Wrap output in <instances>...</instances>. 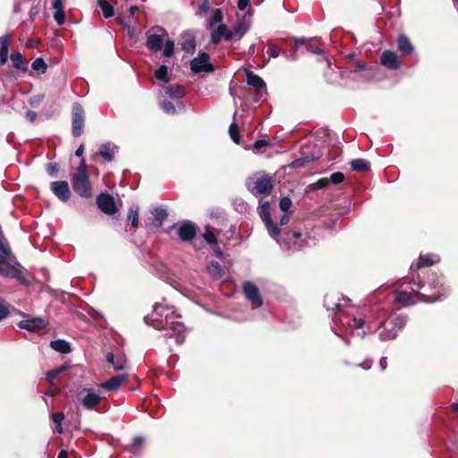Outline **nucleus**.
Wrapping results in <instances>:
<instances>
[{"instance_id":"1","label":"nucleus","mask_w":458,"mask_h":458,"mask_svg":"<svg viewBox=\"0 0 458 458\" xmlns=\"http://www.w3.org/2000/svg\"><path fill=\"white\" fill-rule=\"evenodd\" d=\"M180 315L176 313L174 306L165 302H157L153 306L150 314L145 317V322L157 330H167L170 337H174L175 342L181 344L184 341L185 327L180 321H175Z\"/></svg>"},{"instance_id":"2","label":"nucleus","mask_w":458,"mask_h":458,"mask_svg":"<svg viewBox=\"0 0 458 458\" xmlns=\"http://www.w3.org/2000/svg\"><path fill=\"white\" fill-rule=\"evenodd\" d=\"M350 300L340 298L335 293L327 294L325 297V307L327 310L336 311L333 317V331L336 335L342 337L343 331L354 333L363 325L362 319L357 318L350 310H344L348 306Z\"/></svg>"},{"instance_id":"3","label":"nucleus","mask_w":458,"mask_h":458,"mask_svg":"<svg viewBox=\"0 0 458 458\" xmlns=\"http://www.w3.org/2000/svg\"><path fill=\"white\" fill-rule=\"evenodd\" d=\"M259 213L260 218L265 223L268 234L274 238L283 249L296 250L301 247V244H298L296 242V240L301 237V233L299 232L293 233H284L283 235H281V229L271 219L270 206L268 202H264L259 207Z\"/></svg>"},{"instance_id":"4","label":"nucleus","mask_w":458,"mask_h":458,"mask_svg":"<svg viewBox=\"0 0 458 458\" xmlns=\"http://www.w3.org/2000/svg\"><path fill=\"white\" fill-rule=\"evenodd\" d=\"M363 325L357 331V335L363 338L367 334L373 333L379 327L383 329L379 333V339L381 341H387L394 339L397 335V333L400 329H402L406 320L403 317L399 315H392L387 319H379L377 324H373L369 321H363Z\"/></svg>"},{"instance_id":"5","label":"nucleus","mask_w":458,"mask_h":458,"mask_svg":"<svg viewBox=\"0 0 458 458\" xmlns=\"http://www.w3.org/2000/svg\"><path fill=\"white\" fill-rule=\"evenodd\" d=\"M429 286L432 289L436 290V293H428L426 290L423 293H420L413 290V293H407L405 291H400L397 292L395 294V301L402 306L405 307L412 305L416 303L418 301H421L424 302H434L442 300V297L445 295L446 292L444 286L443 280L434 275L429 283Z\"/></svg>"},{"instance_id":"6","label":"nucleus","mask_w":458,"mask_h":458,"mask_svg":"<svg viewBox=\"0 0 458 458\" xmlns=\"http://www.w3.org/2000/svg\"><path fill=\"white\" fill-rule=\"evenodd\" d=\"M72 183L73 191L81 198H89L91 196L90 183L87 174V166L85 159L81 157L76 173L72 176Z\"/></svg>"},{"instance_id":"7","label":"nucleus","mask_w":458,"mask_h":458,"mask_svg":"<svg viewBox=\"0 0 458 458\" xmlns=\"http://www.w3.org/2000/svg\"><path fill=\"white\" fill-rule=\"evenodd\" d=\"M79 400L81 404L86 410H98L101 403L102 397L92 388H84L79 394Z\"/></svg>"},{"instance_id":"8","label":"nucleus","mask_w":458,"mask_h":458,"mask_svg":"<svg viewBox=\"0 0 458 458\" xmlns=\"http://www.w3.org/2000/svg\"><path fill=\"white\" fill-rule=\"evenodd\" d=\"M166 35V31L163 28H152L147 32V47L155 52L160 50Z\"/></svg>"},{"instance_id":"9","label":"nucleus","mask_w":458,"mask_h":458,"mask_svg":"<svg viewBox=\"0 0 458 458\" xmlns=\"http://www.w3.org/2000/svg\"><path fill=\"white\" fill-rule=\"evenodd\" d=\"M84 119V110L82 106L78 103L73 104L72 113V133L74 137H79L82 134Z\"/></svg>"},{"instance_id":"10","label":"nucleus","mask_w":458,"mask_h":458,"mask_svg":"<svg viewBox=\"0 0 458 458\" xmlns=\"http://www.w3.org/2000/svg\"><path fill=\"white\" fill-rule=\"evenodd\" d=\"M248 188L253 193L259 195H268L273 189V180L270 176L264 174L255 179L252 188H250V183L248 184Z\"/></svg>"},{"instance_id":"11","label":"nucleus","mask_w":458,"mask_h":458,"mask_svg":"<svg viewBox=\"0 0 458 458\" xmlns=\"http://www.w3.org/2000/svg\"><path fill=\"white\" fill-rule=\"evenodd\" d=\"M191 69L193 72H211L214 67L210 63L209 55L203 52L191 62Z\"/></svg>"},{"instance_id":"12","label":"nucleus","mask_w":458,"mask_h":458,"mask_svg":"<svg viewBox=\"0 0 458 458\" xmlns=\"http://www.w3.org/2000/svg\"><path fill=\"white\" fill-rule=\"evenodd\" d=\"M250 26V17H246L239 21L232 30H228V34L226 35V40L229 41H237L241 39L243 35L249 30Z\"/></svg>"},{"instance_id":"13","label":"nucleus","mask_w":458,"mask_h":458,"mask_svg":"<svg viewBox=\"0 0 458 458\" xmlns=\"http://www.w3.org/2000/svg\"><path fill=\"white\" fill-rule=\"evenodd\" d=\"M243 292L246 298L256 307H260L263 304V300L260 296L259 288L251 282H245L243 284Z\"/></svg>"},{"instance_id":"14","label":"nucleus","mask_w":458,"mask_h":458,"mask_svg":"<svg viewBox=\"0 0 458 458\" xmlns=\"http://www.w3.org/2000/svg\"><path fill=\"white\" fill-rule=\"evenodd\" d=\"M97 204L99 209L107 215H114L116 212V206L114 198L107 193H101L97 198Z\"/></svg>"},{"instance_id":"15","label":"nucleus","mask_w":458,"mask_h":458,"mask_svg":"<svg viewBox=\"0 0 458 458\" xmlns=\"http://www.w3.org/2000/svg\"><path fill=\"white\" fill-rule=\"evenodd\" d=\"M53 193L62 201L66 202L71 197L68 182L65 181H56L50 184Z\"/></svg>"},{"instance_id":"16","label":"nucleus","mask_w":458,"mask_h":458,"mask_svg":"<svg viewBox=\"0 0 458 458\" xmlns=\"http://www.w3.org/2000/svg\"><path fill=\"white\" fill-rule=\"evenodd\" d=\"M128 380V376L126 374H119L112 377L110 379L102 382L99 386L107 390V391H116L124 385Z\"/></svg>"},{"instance_id":"17","label":"nucleus","mask_w":458,"mask_h":458,"mask_svg":"<svg viewBox=\"0 0 458 458\" xmlns=\"http://www.w3.org/2000/svg\"><path fill=\"white\" fill-rule=\"evenodd\" d=\"M380 62L382 65L390 70H396L401 66V63L397 55L394 52L389 50H386L382 53Z\"/></svg>"},{"instance_id":"18","label":"nucleus","mask_w":458,"mask_h":458,"mask_svg":"<svg viewBox=\"0 0 458 458\" xmlns=\"http://www.w3.org/2000/svg\"><path fill=\"white\" fill-rule=\"evenodd\" d=\"M47 323L40 318H34L30 319H24L18 323V327L22 329H26L30 332H36L39 329L44 328Z\"/></svg>"},{"instance_id":"19","label":"nucleus","mask_w":458,"mask_h":458,"mask_svg":"<svg viewBox=\"0 0 458 458\" xmlns=\"http://www.w3.org/2000/svg\"><path fill=\"white\" fill-rule=\"evenodd\" d=\"M195 234L196 227L192 223L185 222L178 228V235L184 242L192 240Z\"/></svg>"},{"instance_id":"20","label":"nucleus","mask_w":458,"mask_h":458,"mask_svg":"<svg viewBox=\"0 0 458 458\" xmlns=\"http://www.w3.org/2000/svg\"><path fill=\"white\" fill-rule=\"evenodd\" d=\"M247 83L248 85L255 88L259 95L266 92V84L264 81L252 72H247Z\"/></svg>"},{"instance_id":"21","label":"nucleus","mask_w":458,"mask_h":458,"mask_svg":"<svg viewBox=\"0 0 458 458\" xmlns=\"http://www.w3.org/2000/svg\"><path fill=\"white\" fill-rule=\"evenodd\" d=\"M117 148H118L114 144L111 142H106L99 147V155L106 161L110 162L114 159Z\"/></svg>"},{"instance_id":"22","label":"nucleus","mask_w":458,"mask_h":458,"mask_svg":"<svg viewBox=\"0 0 458 458\" xmlns=\"http://www.w3.org/2000/svg\"><path fill=\"white\" fill-rule=\"evenodd\" d=\"M11 43V36L4 35L0 37V64L4 65L8 60L9 46Z\"/></svg>"},{"instance_id":"23","label":"nucleus","mask_w":458,"mask_h":458,"mask_svg":"<svg viewBox=\"0 0 458 458\" xmlns=\"http://www.w3.org/2000/svg\"><path fill=\"white\" fill-rule=\"evenodd\" d=\"M53 8L55 10L54 19L58 25H64L65 22V13L64 3L62 0H54Z\"/></svg>"},{"instance_id":"24","label":"nucleus","mask_w":458,"mask_h":458,"mask_svg":"<svg viewBox=\"0 0 458 458\" xmlns=\"http://www.w3.org/2000/svg\"><path fill=\"white\" fill-rule=\"evenodd\" d=\"M164 91L165 97L175 100H179L184 96V89L177 84L165 87Z\"/></svg>"},{"instance_id":"25","label":"nucleus","mask_w":458,"mask_h":458,"mask_svg":"<svg viewBox=\"0 0 458 458\" xmlns=\"http://www.w3.org/2000/svg\"><path fill=\"white\" fill-rule=\"evenodd\" d=\"M106 360L113 365L114 370H123L126 368V360L124 357L121 355L115 356L114 353L109 352L106 356Z\"/></svg>"},{"instance_id":"26","label":"nucleus","mask_w":458,"mask_h":458,"mask_svg":"<svg viewBox=\"0 0 458 458\" xmlns=\"http://www.w3.org/2000/svg\"><path fill=\"white\" fill-rule=\"evenodd\" d=\"M397 47L399 51L404 55H410L413 52L414 48L410 39L404 36L400 35L397 38Z\"/></svg>"},{"instance_id":"27","label":"nucleus","mask_w":458,"mask_h":458,"mask_svg":"<svg viewBox=\"0 0 458 458\" xmlns=\"http://www.w3.org/2000/svg\"><path fill=\"white\" fill-rule=\"evenodd\" d=\"M439 261V259L435 254H427V255H420L419 258V261L417 265L415 266L416 268L420 267H426L434 265L435 263H437Z\"/></svg>"},{"instance_id":"28","label":"nucleus","mask_w":458,"mask_h":458,"mask_svg":"<svg viewBox=\"0 0 458 458\" xmlns=\"http://www.w3.org/2000/svg\"><path fill=\"white\" fill-rule=\"evenodd\" d=\"M50 346L53 350H55L57 352L67 354L71 352V345L70 344L65 340H55L50 343Z\"/></svg>"},{"instance_id":"29","label":"nucleus","mask_w":458,"mask_h":458,"mask_svg":"<svg viewBox=\"0 0 458 458\" xmlns=\"http://www.w3.org/2000/svg\"><path fill=\"white\" fill-rule=\"evenodd\" d=\"M11 60L13 62V65L14 68L22 70L23 72L27 71V69H28L27 63L20 52L16 51V52L12 53Z\"/></svg>"},{"instance_id":"30","label":"nucleus","mask_w":458,"mask_h":458,"mask_svg":"<svg viewBox=\"0 0 458 458\" xmlns=\"http://www.w3.org/2000/svg\"><path fill=\"white\" fill-rule=\"evenodd\" d=\"M182 49L187 53H193L196 47L195 39L191 35L185 34L181 43Z\"/></svg>"},{"instance_id":"31","label":"nucleus","mask_w":458,"mask_h":458,"mask_svg":"<svg viewBox=\"0 0 458 458\" xmlns=\"http://www.w3.org/2000/svg\"><path fill=\"white\" fill-rule=\"evenodd\" d=\"M228 34V30L225 25L220 24L217 29L213 31L211 35V40L214 44H218L222 38L226 39V35Z\"/></svg>"},{"instance_id":"32","label":"nucleus","mask_w":458,"mask_h":458,"mask_svg":"<svg viewBox=\"0 0 458 458\" xmlns=\"http://www.w3.org/2000/svg\"><path fill=\"white\" fill-rule=\"evenodd\" d=\"M320 157V154L318 152L317 154H313L311 156H305L303 157H301V158H298L296 160H294L293 162H292L289 166L292 167V168H296V167H299V166H302L304 165L305 164L310 162V161H314V160H317Z\"/></svg>"},{"instance_id":"33","label":"nucleus","mask_w":458,"mask_h":458,"mask_svg":"<svg viewBox=\"0 0 458 458\" xmlns=\"http://www.w3.org/2000/svg\"><path fill=\"white\" fill-rule=\"evenodd\" d=\"M351 165L352 170L359 172L368 171L370 167L369 162L362 158L353 159L351 162Z\"/></svg>"},{"instance_id":"34","label":"nucleus","mask_w":458,"mask_h":458,"mask_svg":"<svg viewBox=\"0 0 458 458\" xmlns=\"http://www.w3.org/2000/svg\"><path fill=\"white\" fill-rule=\"evenodd\" d=\"M144 438L142 437H134L133 439V442L131 444V446L130 448V452L133 454V455H139L142 449H143V446H144Z\"/></svg>"},{"instance_id":"35","label":"nucleus","mask_w":458,"mask_h":458,"mask_svg":"<svg viewBox=\"0 0 458 458\" xmlns=\"http://www.w3.org/2000/svg\"><path fill=\"white\" fill-rule=\"evenodd\" d=\"M98 6L102 10L103 15L106 19L111 18L114 15V8L106 0H98Z\"/></svg>"},{"instance_id":"36","label":"nucleus","mask_w":458,"mask_h":458,"mask_svg":"<svg viewBox=\"0 0 458 458\" xmlns=\"http://www.w3.org/2000/svg\"><path fill=\"white\" fill-rule=\"evenodd\" d=\"M208 271L215 278H220L223 276V268L218 262H211Z\"/></svg>"},{"instance_id":"37","label":"nucleus","mask_w":458,"mask_h":458,"mask_svg":"<svg viewBox=\"0 0 458 458\" xmlns=\"http://www.w3.org/2000/svg\"><path fill=\"white\" fill-rule=\"evenodd\" d=\"M31 68L34 71H37L39 73L43 74L47 70V64H46L43 58L38 57L33 61V63L31 64Z\"/></svg>"},{"instance_id":"38","label":"nucleus","mask_w":458,"mask_h":458,"mask_svg":"<svg viewBox=\"0 0 458 458\" xmlns=\"http://www.w3.org/2000/svg\"><path fill=\"white\" fill-rule=\"evenodd\" d=\"M328 183H329L328 178H322V179L317 181L316 182L310 184L308 186V189L310 191L324 189L328 185Z\"/></svg>"},{"instance_id":"39","label":"nucleus","mask_w":458,"mask_h":458,"mask_svg":"<svg viewBox=\"0 0 458 458\" xmlns=\"http://www.w3.org/2000/svg\"><path fill=\"white\" fill-rule=\"evenodd\" d=\"M155 76L157 80L162 81L164 82L168 81L167 76V67L165 65H161L155 72Z\"/></svg>"},{"instance_id":"40","label":"nucleus","mask_w":458,"mask_h":458,"mask_svg":"<svg viewBox=\"0 0 458 458\" xmlns=\"http://www.w3.org/2000/svg\"><path fill=\"white\" fill-rule=\"evenodd\" d=\"M66 369L65 367H60L58 369L47 372L46 376L47 380L52 383L62 372Z\"/></svg>"},{"instance_id":"41","label":"nucleus","mask_w":458,"mask_h":458,"mask_svg":"<svg viewBox=\"0 0 458 458\" xmlns=\"http://www.w3.org/2000/svg\"><path fill=\"white\" fill-rule=\"evenodd\" d=\"M229 133H230L231 139L235 143H239L240 142V135H239L238 126H237V124L235 123H233L230 125Z\"/></svg>"},{"instance_id":"42","label":"nucleus","mask_w":458,"mask_h":458,"mask_svg":"<svg viewBox=\"0 0 458 458\" xmlns=\"http://www.w3.org/2000/svg\"><path fill=\"white\" fill-rule=\"evenodd\" d=\"M279 207L283 212L291 213L292 200L288 197H284L280 200Z\"/></svg>"},{"instance_id":"43","label":"nucleus","mask_w":458,"mask_h":458,"mask_svg":"<svg viewBox=\"0 0 458 458\" xmlns=\"http://www.w3.org/2000/svg\"><path fill=\"white\" fill-rule=\"evenodd\" d=\"M174 43L171 39L165 41L164 55L166 57L171 56L174 54Z\"/></svg>"},{"instance_id":"44","label":"nucleus","mask_w":458,"mask_h":458,"mask_svg":"<svg viewBox=\"0 0 458 458\" xmlns=\"http://www.w3.org/2000/svg\"><path fill=\"white\" fill-rule=\"evenodd\" d=\"M128 220L131 222L133 227H137L139 225L138 211L131 208L128 213Z\"/></svg>"},{"instance_id":"45","label":"nucleus","mask_w":458,"mask_h":458,"mask_svg":"<svg viewBox=\"0 0 458 458\" xmlns=\"http://www.w3.org/2000/svg\"><path fill=\"white\" fill-rule=\"evenodd\" d=\"M344 174H342L340 172H336V173H334L333 174H331V176L328 180H329V182H331L333 184H338V183L342 182L344 181Z\"/></svg>"},{"instance_id":"46","label":"nucleus","mask_w":458,"mask_h":458,"mask_svg":"<svg viewBox=\"0 0 458 458\" xmlns=\"http://www.w3.org/2000/svg\"><path fill=\"white\" fill-rule=\"evenodd\" d=\"M161 108L166 113V114H173L175 113V107L174 106L170 103V102H162L161 103Z\"/></svg>"},{"instance_id":"47","label":"nucleus","mask_w":458,"mask_h":458,"mask_svg":"<svg viewBox=\"0 0 458 458\" xmlns=\"http://www.w3.org/2000/svg\"><path fill=\"white\" fill-rule=\"evenodd\" d=\"M154 216H155V218L157 220L162 222V221H164L166 218L167 214H166L165 209H163V208H157L155 210Z\"/></svg>"},{"instance_id":"48","label":"nucleus","mask_w":458,"mask_h":458,"mask_svg":"<svg viewBox=\"0 0 458 458\" xmlns=\"http://www.w3.org/2000/svg\"><path fill=\"white\" fill-rule=\"evenodd\" d=\"M267 53L269 54V55L271 57L276 58L279 56V55L281 53V49L277 46L272 45L268 48Z\"/></svg>"},{"instance_id":"49","label":"nucleus","mask_w":458,"mask_h":458,"mask_svg":"<svg viewBox=\"0 0 458 458\" xmlns=\"http://www.w3.org/2000/svg\"><path fill=\"white\" fill-rule=\"evenodd\" d=\"M204 239L209 243V244H215L216 243V238L214 235V233L210 231H207L203 234Z\"/></svg>"},{"instance_id":"50","label":"nucleus","mask_w":458,"mask_h":458,"mask_svg":"<svg viewBox=\"0 0 458 458\" xmlns=\"http://www.w3.org/2000/svg\"><path fill=\"white\" fill-rule=\"evenodd\" d=\"M52 420L55 424H60L64 419V412H55L51 415Z\"/></svg>"},{"instance_id":"51","label":"nucleus","mask_w":458,"mask_h":458,"mask_svg":"<svg viewBox=\"0 0 458 458\" xmlns=\"http://www.w3.org/2000/svg\"><path fill=\"white\" fill-rule=\"evenodd\" d=\"M9 314V309L6 305L0 302V321L5 318Z\"/></svg>"},{"instance_id":"52","label":"nucleus","mask_w":458,"mask_h":458,"mask_svg":"<svg viewBox=\"0 0 458 458\" xmlns=\"http://www.w3.org/2000/svg\"><path fill=\"white\" fill-rule=\"evenodd\" d=\"M47 173H48L51 176H53V177H55V176H56V174H57V165H56V164H49V165H47Z\"/></svg>"},{"instance_id":"53","label":"nucleus","mask_w":458,"mask_h":458,"mask_svg":"<svg viewBox=\"0 0 458 458\" xmlns=\"http://www.w3.org/2000/svg\"><path fill=\"white\" fill-rule=\"evenodd\" d=\"M59 392H60V388L58 386L51 385L50 388L46 393V395L55 396Z\"/></svg>"},{"instance_id":"54","label":"nucleus","mask_w":458,"mask_h":458,"mask_svg":"<svg viewBox=\"0 0 458 458\" xmlns=\"http://www.w3.org/2000/svg\"><path fill=\"white\" fill-rule=\"evenodd\" d=\"M208 10H209V3L208 0H204L199 6V11L202 13H207Z\"/></svg>"},{"instance_id":"55","label":"nucleus","mask_w":458,"mask_h":458,"mask_svg":"<svg viewBox=\"0 0 458 458\" xmlns=\"http://www.w3.org/2000/svg\"><path fill=\"white\" fill-rule=\"evenodd\" d=\"M290 216H291V213L284 212V215H283V216L280 219V225H287L289 223V221H290Z\"/></svg>"},{"instance_id":"56","label":"nucleus","mask_w":458,"mask_h":458,"mask_svg":"<svg viewBox=\"0 0 458 458\" xmlns=\"http://www.w3.org/2000/svg\"><path fill=\"white\" fill-rule=\"evenodd\" d=\"M250 0H238L237 6L241 11H243L246 9V7L249 5Z\"/></svg>"},{"instance_id":"57","label":"nucleus","mask_w":458,"mask_h":458,"mask_svg":"<svg viewBox=\"0 0 458 458\" xmlns=\"http://www.w3.org/2000/svg\"><path fill=\"white\" fill-rule=\"evenodd\" d=\"M222 19V13L219 10H216L215 13L212 15V22L216 23L219 22Z\"/></svg>"},{"instance_id":"58","label":"nucleus","mask_w":458,"mask_h":458,"mask_svg":"<svg viewBox=\"0 0 458 458\" xmlns=\"http://www.w3.org/2000/svg\"><path fill=\"white\" fill-rule=\"evenodd\" d=\"M26 117L27 119H29L30 122H34L36 117H37V113L34 112V111H28L26 113Z\"/></svg>"},{"instance_id":"59","label":"nucleus","mask_w":458,"mask_h":458,"mask_svg":"<svg viewBox=\"0 0 458 458\" xmlns=\"http://www.w3.org/2000/svg\"><path fill=\"white\" fill-rule=\"evenodd\" d=\"M267 145V142L266 140H257L255 143H254V148H261Z\"/></svg>"},{"instance_id":"60","label":"nucleus","mask_w":458,"mask_h":458,"mask_svg":"<svg viewBox=\"0 0 458 458\" xmlns=\"http://www.w3.org/2000/svg\"><path fill=\"white\" fill-rule=\"evenodd\" d=\"M83 153H84V145H83V144H81V145L79 146V148L76 149V151H75V155H76L77 157H81L83 156Z\"/></svg>"},{"instance_id":"61","label":"nucleus","mask_w":458,"mask_h":458,"mask_svg":"<svg viewBox=\"0 0 458 458\" xmlns=\"http://www.w3.org/2000/svg\"><path fill=\"white\" fill-rule=\"evenodd\" d=\"M379 365L381 367V369L382 370H385L386 366H387V360H386V358H382L380 360H379Z\"/></svg>"},{"instance_id":"62","label":"nucleus","mask_w":458,"mask_h":458,"mask_svg":"<svg viewBox=\"0 0 458 458\" xmlns=\"http://www.w3.org/2000/svg\"><path fill=\"white\" fill-rule=\"evenodd\" d=\"M366 68V65L365 64L363 63H358L355 69L353 70V72H358V71H361V70H364Z\"/></svg>"},{"instance_id":"63","label":"nucleus","mask_w":458,"mask_h":458,"mask_svg":"<svg viewBox=\"0 0 458 458\" xmlns=\"http://www.w3.org/2000/svg\"><path fill=\"white\" fill-rule=\"evenodd\" d=\"M57 458H68V453L64 450H62Z\"/></svg>"},{"instance_id":"64","label":"nucleus","mask_w":458,"mask_h":458,"mask_svg":"<svg viewBox=\"0 0 458 458\" xmlns=\"http://www.w3.org/2000/svg\"><path fill=\"white\" fill-rule=\"evenodd\" d=\"M139 8L136 5H132L130 7V13L133 15L136 12H138Z\"/></svg>"}]
</instances>
